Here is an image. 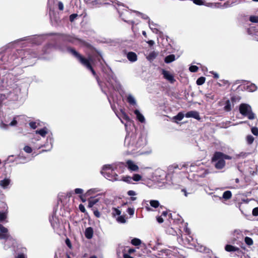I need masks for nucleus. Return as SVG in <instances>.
Masks as SVG:
<instances>
[{"mask_svg": "<svg viewBox=\"0 0 258 258\" xmlns=\"http://www.w3.org/2000/svg\"><path fill=\"white\" fill-rule=\"evenodd\" d=\"M189 166V170L190 171H196L198 169V166L194 164H190V165L188 163H184L180 165H173L168 167V173L164 179L165 181H162V187H169L170 186H173L174 188H177L181 182V178L179 176L178 174L179 170L186 168L187 171H188V167Z\"/></svg>", "mask_w": 258, "mask_h": 258, "instance_id": "f257e3e1", "label": "nucleus"}, {"mask_svg": "<svg viewBox=\"0 0 258 258\" xmlns=\"http://www.w3.org/2000/svg\"><path fill=\"white\" fill-rule=\"evenodd\" d=\"M182 222L183 220L180 216L175 213L173 215L170 210L162 211V223H164L166 233L175 235L176 231L171 226L173 224H178Z\"/></svg>", "mask_w": 258, "mask_h": 258, "instance_id": "f03ea898", "label": "nucleus"}, {"mask_svg": "<svg viewBox=\"0 0 258 258\" xmlns=\"http://www.w3.org/2000/svg\"><path fill=\"white\" fill-rule=\"evenodd\" d=\"M67 50L71 53L82 65L86 67L88 70H90L93 75L96 77L97 80L98 81L99 79V77L97 75V74L92 67L91 64V62L93 61V59L91 57L89 56L88 58H86L77 51L75 48L71 47H68Z\"/></svg>", "mask_w": 258, "mask_h": 258, "instance_id": "7ed1b4c3", "label": "nucleus"}, {"mask_svg": "<svg viewBox=\"0 0 258 258\" xmlns=\"http://www.w3.org/2000/svg\"><path fill=\"white\" fill-rule=\"evenodd\" d=\"M232 158L231 156L221 152H215L212 158V161L216 169H222L226 164L225 160H231Z\"/></svg>", "mask_w": 258, "mask_h": 258, "instance_id": "20e7f679", "label": "nucleus"}, {"mask_svg": "<svg viewBox=\"0 0 258 258\" xmlns=\"http://www.w3.org/2000/svg\"><path fill=\"white\" fill-rule=\"evenodd\" d=\"M62 39L63 41L66 42H68L71 43H75L76 41H78L82 46L86 47L89 50L91 51H95L98 54L100 55V53L96 49V48L93 47L90 43L89 42L82 40L81 39L75 37L74 36L67 35V34H62L61 35Z\"/></svg>", "mask_w": 258, "mask_h": 258, "instance_id": "39448f33", "label": "nucleus"}, {"mask_svg": "<svg viewBox=\"0 0 258 258\" xmlns=\"http://www.w3.org/2000/svg\"><path fill=\"white\" fill-rule=\"evenodd\" d=\"M174 42L172 39L166 36L162 35V52L166 53H172L175 49L173 47Z\"/></svg>", "mask_w": 258, "mask_h": 258, "instance_id": "423d86ee", "label": "nucleus"}, {"mask_svg": "<svg viewBox=\"0 0 258 258\" xmlns=\"http://www.w3.org/2000/svg\"><path fill=\"white\" fill-rule=\"evenodd\" d=\"M239 112L249 119L252 120L255 118V114L252 112L251 106L247 104H241L239 106Z\"/></svg>", "mask_w": 258, "mask_h": 258, "instance_id": "0eeeda50", "label": "nucleus"}, {"mask_svg": "<svg viewBox=\"0 0 258 258\" xmlns=\"http://www.w3.org/2000/svg\"><path fill=\"white\" fill-rule=\"evenodd\" d=\"M10 237L8 229L0 224V239L8 240Z\"/></svg>", "mask_w": 258, "mask_h": 258, "instance_id": "6e6552de", "label": "nucleus"}, {"mask_svg": "<svg viewBox=\"0 0 258 258\" xmlns=\"http://www.w3.org/2000/svg\"><path fill=\"white\" fill-rule=\"evenodd\" d=\"M162 75L163 77L171 84H173L176 81L173 74L168 71L162 70Z\"/></svg>", "mask_w": 258, "mask_h": 258, "instance_id": "1a4fd4ad", "label": "nucleus"}, {"mask_svg": "<svg viewBox=\"0 0 258 258\" xmlns=\"http://www.w3.org/2000/svg\"><path fill=\"white\" fill-rule=\"evenodd\" d=\"M185 116L187 118L192 117L198 120L201 119L199 113L197 111H188L185 113Z\"/></svg>", "mask_w": 258, "mask_h": 258, "instance_id": "9d476101", "label": "nucleus"}, {"mask_svg": "<svg viewBox=\"0 0 258 258\" xmlns=\"http://www.w3.org/2000/svg\"><path fill=\"white\" fill-rule=\"evenodd\" d=\"M231 101L233 102L234 101V98L233 97H231ZM234 104L233 102H231L229 100H227L225 103V106L224 107V110L226 112H229L232 110V107H233Z\"/></svg>", "mask_w": 258, "mask_h": 258, "instance_id": "9b49d317", "label": "nucleus"}, {"mask_svg": "<svg viewBox=\"0 0 258 258\" xmlns=\"http://www.w3.org/2000/svg\"><path fill=\"white\" fill-rule=\"evenodd\" d=\"M126 164L128 169L131 171H137L139 169V167L131 160L127 161Z\"/></svg>", "mask_w": 258, "mask_h": 258, "instance_id": "f8f14e48", "label": "nucleus"}, {"mask_svg": "<svg viewBox=\"0 0 258 258\" xmlns=\"http://www.w3.org/2000/svg\"><path fill=\"white\" fill-rule=\"evenodd\" d=\"M101 174L106 178L111 180L113 179V170H108V171H101ZM114 179H116V177L113 178Z\"/></svg>", "mask_w": 258, "mask_h": 258, "instance_id": "ddd939ff", "label": "nucleus"}, {"mask_svg": "<svg viewBox=\"0 0 258 258\" xmlns=\"http://www.w3.org/2000/svg\"><path fill=\"white\" fill-rule=\"evenodd\" d=\"M127 58L129 61L131 62H135L137 60V55L135 52L131 51L127 53Z\"/></svg>", "mask_w": 258, "mask_h": 258, "instance_id": "4468645a", "label": "nucleus"}, {"mask_svg": "<svg viewBox=\"0 0 258 258\" xmlns=\"http://www.w3.org/2000/svg\"><path fill=\"white\" fill-rule=\"evenodd\" d=\"M85 235L87 239L92 238L93 236V228L91 227L87 228L85 231Z\"/></svg>", "mask_w": 258, "mask_h": 258, "instance_id": "2eb2a0df", "label": "nucleus"}, {"mask_svg": "<svg viewBox=\"0 0 258 258\" xmlns=\"http://www.w3.org/2000/svg\"><path fill=\"white\" fill-rule=\"evenodd\" d=\"M134 113L136 115L137 119L141 122L143 123L145 121V119L144 116L142 114L140 113L139 110L138 109H136L134 111Z\"/></svg>", "mask_w": 258, "mask_h": 258, "instance_id": "dca6fc26", "label": "nucleus"}, {"mask_svg": "<svg viewBox=\"0 0 258 258\" xmlns=\"http://www.w3.org/2000/svg\"><path fill=\"white\" fill-rule=\"evenodd\" d=\"M11 180L10 179L5 178L3 180H0V186L4 189L7 188Z\"/></svg>", "mask_w": 258, "mask_h": 258, "instance_id": "f3484780", "label": "nucleus"}, {"mask_svg": "<svg viewBox=\"0 0 258 258\" xmlns=\"http://www.w3.org/2000/svg\"><path fill=\"white\" fill-rule=\"evenodd\" d=\"M244 88L249 92L255 91L257 89V87L255 84L248 83H247L246 85L245 86Z\"/></svg>", "mask_w": 258, "mask_h": 258, "instance_id": "a211bd4d", "label": "nucleus"}, {"mask_svg": "<svg viewBox=\"0 0 258 258\" xmlns=\"http://www.w3.org/2000/svg\"><path fill=\"white\" fill-rule=\"evenodd\" d=\"M162 258H171L172 256L171 250L162 249Z\"/></svg>", "mask_w": 258, "mask_h": 258, "instance_id": "6ab92c4d", "label": "nucleus"}, {"mask_svg": "<svg viewBox=\"0 0 258 258\" xmlns=\"http://www.w3.org/2000/svg\"><path fill=\"white\" fill-rule=\"evenodd\" d=\"M185 116V114L182 112H179L178 114L173 116L172 119L174 120V122L176 123H178V121H181Z\"/></svg>", "mask_w": 258, "mask_h": 258, "instance_id": "aec40b11", "label": "nucleus"}, {"mask_svg": "<svg viewBox=\"0 0 258 258\" xmlns=\"http://www.w3.org/2000/svg\"><path fill=\"white\" fill-rule=\"evenodd\" d=\"M175 59V55L170 54L164 58V62L166 63H169L174 61Z\"/></svg>", "mask_w": 258, "mask_h": 258, "instance_id": "412c9836", "label": "nucleus"}, {"mask_svg": "<svg viewBox=\"0 0 258 258\" xmlns=\"http://www.w3.org/2000/svg\"><path fill=\"white\" fill-rule=\"evenodd\" d=\"M225 249L228 252L238 251L239 250V248L238 247L229 244L225 246Z\"/></svg>", "mask_w": 258, "mask_h": 258, "instance_id": "4be33fe9", "label": "nucleus"}, {"mask_svg": "<svg viewBox=\"0 0 258 258\" xmlns=\"http://www.w3.org/2000/svg\"><path fill=\"white\" fill-rule=\"evenodd\" d=\"M238 3V0H228L224 4L225 8L232 7Z\"/></svg>", "mask_w": 258, "mask_h": 258, "instance_id": "5701e85b", "label": "nucleus"}, {"mask_svg": "<svg viewBox=\"0 0 258 258\" xmlns=\"http://www.w3.org/2000/svg\"><path fill=\"white\" fill-rule=\"evenodd\" d=\"M99 201L98 199H95L91 197L88 199V207L89 208H92Z\"/></svg>", "mask_w": 258, "mask_h": 258, "instance_id": "b1692460", "label": "nucleus"}, {"mask_svg": "<svg viewBox=\"0 0 258 258\" xmlns=\"http://www.w3.org/2000/svg\"><path fill=\"white\" fill-rule=\"evenodd\" d=\"M158 53L152 51L147 56V59L150 61H152L158 55Z\"/></svg>", "mask_w": 258, "mask_h": 258, "instance_id": "393cba45", "label": "nucleus"}, {"mask_svg": "<svg viewBox=\"0 0 258 258\" xmlns=\"http://www.w3.org/2000/svg\"><path fill=\"white\" fill-rule=\"evenodd\" d=\"M36 134L40 135L41 136L44 137L46 136L47 134V128L44 127L43 128H41L39 130H37L36 131Z\"/></svg>", "mask_w": 258, "mask_h": 258, "instance_id": "a878e982", "label": "nucleus"}, {"mask_svg": "<svg viewBox=\"0 0 258 258\" xmlns=\"http://www.w3.org/2000/svg\"><path fill=\"white\" fill-rule=\"evenodd\" d=\"M232 197V193L230 190H226L224 192L222 198L225 200L230 199Z\"/></svg>", "mask_w": 258, "mask_h": 258, "instance_id": "bb28decb", "label": "nucleus"}, {"mask_svg": "<svg viewBox=\"0 0 258 258\" xmlns=\"http://www.w3.org/2000/svg\"><path fill=\"white\" fill-rule=\"evenodd\" d=\"M254 30L252 28H250L247 29V33L249 35H254L255 39L258 41V31H256L254 32H253L252 31Z\"/></svg>", "mask_w": 258, "mask_h": 258, "instance_id": "cd10ccee", "label": "nucleus"}, {"mask_svg": "<svg viewBox=\"0 0 258 258\" xmlns=\"http://www.w3.org/2000/svg\"><path fill=\"white\" fill-rule=\"evenodd\" d=\"M131 243L135 246H139L141 244V240L140 239L134 238L131 240Z\"/></svg>", "mask_w": 258, "mask_h": 258, "instance_id": "c85d7f7f", "label": "nucleus"}, {"mask_svg": "<svg viewBox=\"0 0 258 258\" xmlns=\"http://www.w3.org/2000/svg\"><path fill=\"white\" fill-rule=\"evenodd\" d=\"M150 204L151 207L157 208L159 206V202L156 200H151L150 202Z\"/></svg>", "mask_w": 258, "mask_h": 258, "instance_id": "c756f323", "label": "nucleus"}, {"mask_svg": "<svg viewBox=\"0 0 258 258\" xmlns=\"http://www.w3.org/2000/svg\"><path fill=\"white\" fill-rule=\"evenodd\" d=\"M127 101L128 103H129L131 105H134L136 104V101H135L134 98L131 95H129L127 97Z\"/></svg>", "mask_w": 258, "mask_h": 258, "instance_id": "7c9ffc66", "label": "nucleus"}, {"mask_svg": "<svg viewBox=\"0 0 258 258\" xmlns=\"http://www.w3.org/2000/svg\"><path fill=\"white\" fill-rule=\"evenodd\" d=\"M205 80L206 79L205 77H201L197 79L196 83L198 85H202L205 83Z\"/></svg>", "mask_w": 258, "mask_h": 258, "instance_id": "2f4dec72", "label": "nucleus"}, {"mask_svg": "<svg viewBox=\"0 0 258 258\" xmlns=\"http://www.w3.org/2000/svg\"><path fill=\"white\" fill-rule=\"evenodd\" d=\"M244 241L245 243L249 246L253 244V240L250 237L247 236L245 237L244 238Z\"/></svg>", "mask_w": 258, "mask_h": 258, "instance_id": "473e14b6", "label": "nucleus"}, {"mask_svg": "<svg viewBox=\"0 0 258 258\" xmlns=\"http://www.w3.org/2000/svg\"><path fill=\"white\" fill-rule=\"evenodd\" d=\"M7 218V214L6 212H0V222H3Z\"/></svg>", "mask_w": 258, "mask_h": 258, "instance_id": "72a5a7b5", "label": "nucleus"}, {"mask_svg": "<svg viewBox=\"0 0 258 258\" xmlns=\"http://www.w3.org/2000/svg\"><path fill=\"white\" fill-rule=\"evenodd\" d=\"M254 141V138L251 135H248L246 137V141L248 144L250 145Z\"/></svg>", "mask_w": 258, "mask_h": 258, "instance_id": "f704fd0d", "label": "nucleus"}, {"mask_svg": "<svg viewBox=\"0 0 258 258\" xmlns=\"http://www.w3.org/2000/svg\"><path fill=\"white\" fill-rule=\"evenodd\" d=\"M135 181H139L142 179V176L138 174H134L133 177L132 178Z\"/></svg>", "mask_w": 258, "mask_h": 258, "instance_id": "c9c22d12", "label": "nucleus"}, {"mask_svg": "<svg viewBox=\"0 0 258 258\" xmlns=\"http://www.w3.org/2000/svg\"><path fill=\"white\" fill-rule=\"evenodd\" d=\"M112 210V215L113 216H115L116 215H120L121 214V211L116 208H113Z\"/></svg>", "mask_w": 258, "mask_h": 258, "instance_id": "e433bc0d", "label": "nucleus"}, {"mask_svg": "<svg viewBox=\"0 0 258 258\" xmlns=\"http://www.w3.org/2000/svg\"><path fill=\"white\" fill-rule=\"evenodd\" d=\"M249 20L252 23H258V16H251L249 18Z\"/></svg>", "mask_w": 258, "mask_h": 258, "instance_id": "4c0bfd02", "label": "nucleus"}, {"mask_svg": "<svg viewBox=\"0 0 258 258\" xmlns=\"http://www.w3.org/2000/svg\"><path fill=\"white\" fill-rule=\"evenodd\" d=\"M111 169V166L110 165H105L102 167V171H108V170H110Z\"/></svg>", "mask_w": 258, "mask_h": 258, "instance_id": "58836bf2", "label": "nucleus"}, {"mask_svg": "<svg viewBox=\"0 0 258 258\" xmlns=\"http://www.w3.org/2000/svg\"><path fill=\"white\" fill-rule=\"evenodd\" d=\"M193 3L197 5H203L205 2L204 0H192Z\"/></svg>", "mask_w": 258, "mask_h": 258, "instance_id": "ea45409f", "label": "nucleus"}, {"mask_svg": "<svg viewBox=\"0 0 258 258\" xmlns=\"http://www.w3.org/2000/svg\"><path fill=\"white\" fill-rule=\"evenodd\" d=\"M199 68L196 66H191L189 68V70L191 72L195 73L197 72Z\"/></svg>", "mask_w": 258, "mask_h": 258, "instance_id": "a19ab883", "label": "nucleus"}, {"mask_svg": "<svg viewBox=\"0 0 258 258\" xmlns=\"http://www.w3.org/2000/svg\"><path fill=\"white\" fill-rule=\"evenodd\" d=\"M132 177L130 176H124L122 178V180L127 183H130L131 182Z\"/></svg>", "mask_w": 258, "mask_h": 258, "instance_id": "79ce46f5", "label": "nucleus"}, {"mask_svg": "<svg viewBox=\"0 0 258 258\" xmlns=\"http://www.w3.org/2000/svg\"><path fill=\"white\" fill-rule=\"evenodd\" d=\"M117 220L118 222H120L121 223H124L126 222V220L125 219L124 217L123 216H119L117 218Z\"/></svg>", "mask_w": 258, "mask_h": 258, "instance_id": "37998d69", "label": "nucleus"}, {"mask_svg": "<svg viewBox=\"0 0 258 258\" xmlns=\"http://www.w3.org/2000/svg\"><path fill=\"white\" fill-rule=\"evenodd\" d=\"M24 150L27 153H31L32 152L31 147L29 146H25L24 148Z\"/></svg>", "mask_w": 258, "mask_h": 258, "instance_id": "c03bdc74", "label": "nucleus"}, {"mask_svg": "<svg viewBox=\"0 0 258 258\" xmlns=\"http://www.w3.org/2000/svg\"><path fill=\"white\" fill-rule=\"evenodd\" d=\"M205 97L208 100H214L215 99L214 95L212 93L206 94Z\"/></svg>", "mask_w": 258, "mask_h": 258, "instance_id": "a18cd8bd", "label": "nucleus"}, {"mask_svg": "<svg viewBox=\"0 0 258 258\" xmlns=\"http://www.w3.org/2000/svg\"><path fill=\"white\" fill-rule=\"evenodd\" d=\"M251 132L254 136H258V128L256 127H252L251 128Z\"/></svg>", "mask_w": 258, "mask_h": 258, "instance_id": "49530a36", "label": "nucleus"}, {"mask_svg": "<svg viewBox=\"0 0 258 258\" xmlns=\"http://www.w3.org/2000/svg\"><path fill=\"white\" fill-rule=\"evenodd\" d=\"M7 99V96L4 94H0V105L3 102Z\"/></svg>", "mask_w": 258, "mask_h": 258, "instance_id": "de8ad7c7", "label": "nucleus"}, {"mask_svg": "<svg viewBox=\"0 0 258 258\" xmlns=\"http://www.w3.org/2000/svg\"><path fill=\"white\" fill-rule=\"evenodd\" d=\"M77 17L78 15L77 14H71L69 17L70 22H73Z\"/></svg>", "mask_w": 258, "mask_h": 258, "instance_id": "09e8293b", "label": "nucleus"}, {"mask_svg": "<svg viewBox=\"0 0 258 258\" xmlns=\"http://www.w3.org/2000/svg\"><path fill=\"white\" fill-rule=\"evenodd\" d=\"M127 212L130 216H132L134 214L135 210L134 208H128Z\"/></svg>", "mask_w": 258, "mask_h": 258, "instance_id": "8fccbe9b", "label": "nucleus"}, {"mask_svg": "<svg viewBox=\"0 0 258 258\" xmlns=\"http://www.w3.org/2000/svg\"><path fill=\"white\" fill-rule=\"evenodd\" d=\"M79 208L80 211L82 213H86V210L85 208V207L82 204H80L79 206Z\"/></svg>", "mask_w": 258, "mask_h": 258, "instance_id": "3c124183", "label": "nucleus"}, {"mask_svg": "<svg viewBox=\"0 0 258 258\" xmlns=\"http://www.w3.org/2000/svg\"><path fill=\"white\" fill-rule=\"evenodd\" d=\"M122 117L127 121H129L130 120V117L125 112L122 113Z\"/></svg>", "mask_w": 258, "mask_h": 258, "instance_id": "603ef678", "label": "nucleus"}, {"mask_svg": "<svg viewBox=\"0 0 258 258\" xmlns=\"http://www.w3.org/2000/svg\"><path fill=\"white\" fill-rule=\"evenodd\" d=\"M252 215L254 216H258V207L254 208L252 210Z\"/></svg>", "mask_w": 258, "mask_h": 258, "instance_id": "864d4df0", "label": "nucleus"}, {"mask_svg": "<svg viewBox=\"0 0 258 258\" xmlns=\"http://www.w3.org/2000/svg\"><path fill=\"white\" fill-rule=\"evenodd\" d=\"M58 8L60 11H63L64 7L63 4L61 2H58Z\"/></svg>", "mask_w": 258, "mask_h": 258, "instance_id": "5fc2aeb1", "label": "nucleus"}, {"mask_svg": "<svg viewBox=\"0 0 258 258\" xmlns=\"http://www.w3.org/2000/svg\"><path fill=\"white\" fill-rule=\"evenodd\" d=\"M30 127L33 129H35L37 127L36 123L34 121H31L29 123Z\"/></svg>", "mask_w": 258, "mask_h": 258, "instance_id": "6e6d98bb", "label": "nucleus"}, {"mask_svg": "<svg viewBox=\"0 0 258 258\" xmlns=\"http://www.w3.org/2000/svg\"><path fill=\"white\" fill-rule=\"evenodd\" d=\"M75 192L76 194H82L83 190L81 188H77L75 189Z\"/></svg>", "mask_w": 258, "mask_h": 258, "instance_id": "4d7b16f0", "label": "nucleus"}, {"mask_svg": "<svg viewBox=\"0 0 258 258\" xmlns=\"http://www.w3.org/2000/svg\"><path fill=\"white\" fill-rule=\"evenodd\" d=\"M94 214L97 218H99L100 217V213L97 210H94L93 211Z\"/></svg>", "mask_w": 258, "mask_h": 258, "instance_id": "13d9d810", "label": "nucleus"}, {"mask_svg": "<svg viewBox=\"0 0 258 258\" xmlns=\"http://www.w3.org/2000/svg\"><path fill=\"white\" fill-rule=\"evenodd\" d=\"M66 244L67 245V246L69 247V248H71L72 247V244H71V242L70 241V240L67 238L66 240Z\"/></svg>", "mask_w": 258, "mask_h": 258, "instance_id": "bf43d9fd", "label": "nucleus"}, {"mask_svg": "<svg viewBox=\"0 0 258 258\" xmlns=\"http://www.w3.org/2000/svg\"><path fill=\"white\" fill-rule=\"evenodd\" d=\"M17 124V121L16 120L15 118H14L13 120L10 123V125L11 126H14V125H16Z\"/></svg>", "mask_w": 258, "mask_h": 258, "instance_id": "052dcab7", "label": "nucleus"}, {"mask_svg": "<svg viewBox=\"0 0 258 258\" xmlns=\"http://www.w3.org/2000/svg\"><path fill=\"white\" fill-rule=\"evenodd\" d=\"M127 195L128 196H133L136 195V192L134 190H129L127 191Z\"/></svg>", "mask_w": 258, "mask_h": 258, "instance_id": "680f3d73", "label": "nucleus"}, {"mask_svg": "<svg viewBox=\"0 0 258 258\" xmlns=\"http://www.w3.org/2000/svg\"><path fill=\"white\" fill-rule=\"evenodd\" d=\"M210 73L214 75V78L218 79L219 78V75L217 73H215L213 71H212Z\"/></svg>", "mask_w": 258, "mask_h": 258, "instance_id": "e2e57ef3", "label": "nucleus"}, {"mask_svg": "<svg viewBox=\"0 0 258 258\" xmlns=\"http://www.w3.org/2000/svg\"><path fill=\"white\" fill-rule=\"evenodd\" d=\"M85 195H81V196H80V198L82 202H83V203L85 202L86 201V199L85 198Z\"/></svg>", "mask_w": 258, "mask_h": 258, "instance_id": "0e129e2a", "label": "nucleus"}, {"mask_svg": "<svg viewBox=\"0 0 258 258\" xmlns=\"http://www.w3.org/2000/svg\"><path fill=\"white\" fill-rule=\"evenodd\" d=\"M15 258H26L24 253L19 254Z\"/></svg>", "mask_w": 258, "mask_h": 258, "instance_id": "69168bd1", "label": "nucleus"}, {"mask_svg": "<svg viewBox=\"0 0 258 258\" xmlns=\"http://www.w3.org/2000/svg\"><path fill=\"white\" fill-rule=\"evenodd\" d=\"M135 252V249L134 248H129L127 250L128 254H131Z\"/></svg>", "mask_w": 258, "mask_h": 258, "instance_id": "338daca9", "label": "nucleus"}, {"mask_svg": "<svg viewBox=\"0 0 258 258\" xmlns=\"http://www.w3.org/2000/svg\"><path fill=\"white\" fill-rule=\"evenodd\" d=\"M123 258H134L133 257L131 256L128 253H124L123 255Z\"/></svg>", "mask_w": 258, "mask_h": 258, "instance_id": "774afa93", "label": "nucleus"}]
</instances>
